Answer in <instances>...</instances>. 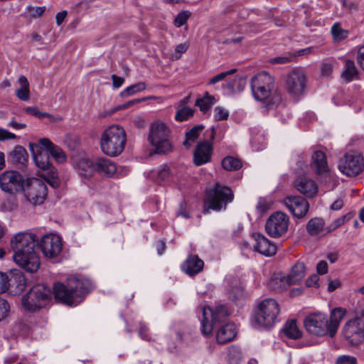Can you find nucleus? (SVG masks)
<instances>
[{
    "mask_svg": "<svg viewBox=\"0 0 364 364\" xmlns=\"http://www.w3.org/2000/svg\"><path fill=\"white\" fill-rule=\"evenodd\" d=\"M14 262L27 272H36L41 266L38 238L30 232H20L10 240Z\"/></svg>",
    "mask_w": 364,
    "mask_h": 364,
    "instance_id": "obj_1",
    "label": "nucleus"
},
{
    "mask_svg": "<svg viewBox=\"0 0 364 364\" xmlns=\"http://www.w3.org/2000/svg\"><path fill=\"white\" fill-rule=\"evenodd\" d=\"M346 313V309L343 308H335L331 311L329 318L322 313L311 314L305 318L304 325L311 334L318 336L328 334L331 338H333Z\"/></svg>",
    "mask_w": 364,
    "mask_h": 364,
    "instance_id": "obj_2",
    "label": "nucleus"
},
{
    "mask_svg": "<svg viewBox=\"0 0 364 364\" xmlns=\"http://www.w3.org/2000/svg\"><path fill=\"white\" fill-rule=\"evenodd\" d=\"M91 284L87 279L70 278L67 284L60 282L53 286L55 299L62 304L68 306L78 304L82 299L90 292Z\"/></svg>",
    "mask_w": 364,
    "mask_h": 364,
    "instance_id": "obj_3",
    "label": "nucleus"
},
{
    "mask_svg": "<svg viewBox=\"0 0 364 364\" xmlns=\"http://www.w3.org/2000/svg\"><path fill=\"white\" fill-rule=\"evenodd\" d=\"M127 135L124 128L119 125H112L102 134L100 148L107 156H117L124 151Z\"/></svg>",
    "mask_w": 364,
    "mask_h": 364,
    "instance_id": "obj_4",
    "label": "nucleus"
},
{
    "mask_svg": "<svg viewBox=\"0 0 364 364\" xmlns=\"http://www.w3.org/2000/svg\"><path fill=\"white\" fill-rule=\"evenodd\" d=\"M234 199V194L230 188L216 183L214 186L206 189L204 196L205 214L210 210L220 211L225 210L228 203Z\"/></svg>",
    "mask_w": 364,
    "mask_h": 364,
    "instance_id": "obj_5",
    "label": "nucleus"
},
{
    "mask_svg": "<svg viewBox=\"0 0 364 364\" xmlns=\"http://www.w3.org/2000/svg\"><path fill=\"white\" fill-rule=\"evenodd\" d=\"M171 132L168 125L161 120H156L150 124L148 141L154 147L156 154H166L172 151Z\"/></svg>",
    "mask_w": 364,
    "mask_h": 364,
    "instance_id": "obj_6",
    "label": "nucleus"
},
{
    "mask_svg": "<svg viewBox=\"0 0 364 364\" xmlns=\"http://www.w3.org/2000/svg\"><path fill=\"white\" fill-rule=\"evenodd\" d=\"M51 299L50 289L45 284H38L22 296L21 306L25 311L34 313L45 308Z\"/></svg>",
    "mask_w": 364,
    "mask_h": 364,
    "instance_id": "obj_7",
    "label": "nucleus"
},
{
    "mask_svg": "<svg viewBox=\"0 0 364 364\" xmlns=\"http://www.w3.org/2000/svg\"><path fill=\"white\" fill-rule=\"evenodd\" d=\"M279 312V306L276 300L265 299L258 304L255 312V319L259 326L270 328L276 323Z\"/></svg>",
    "mask_w": 364,
    "mask_h": 364,
    "instance_id": "obj_8",
    "label": "nucleus"
},
{
    "mask_svg": "<svg viewBox=\"0 0 364 364\" xmlns=\"http://www.w3.org/2000/svg\"><path fill=\"white\" fill-rule=\"evenodd\" d=\"M230 314L227 306L223 304L216 306L213 309L209 306L203 308V317L201 318L202 333L209 335L214 327L223 322Z\"/></svg>",
    "mask_w": 364,
    "mask_h": 364,
    "instance_id": "obj_9",
    "label": "nucleus"
},
{
    "mask_svg": "<svg viewBox=\"0 0 364 364\" xmlns=\"http://www.w3.org/2000/svg\"><path fill=\"white\" fill-rule=\"evenodd\" d=\"M338 168L347 176H356L364 171V156L357 151L348 152L341 159Z\"/></svg>",
    "mask_w": 364,
    "mask_h": 364,
    "instance_id": "obj_10",
    "label": "nucleus"
},
{
    "mask_svg": "<svg viewBox=\"0 0 364 364\" xmlns=\"http://www.w3.org/2000/svg\"><path fill=\"white\" fill-rule=\"evenodd\" d=\"M274 86V78L267 72L255 75L251 80V89L254 97L259 101L269 97Z\"/></svg>",
    "mask_w": 364,
    "mask_h": 364,
    "instance_id": "obj_11",
    "label": "nucleus"
},
{
    "mask_svg": "<svg viewBox=\"0 0 364 364\" xmlns=\"http://www.w3.org/2000/svg\"><path fill=\"white\" fill-rule=\"evenodd\" d=\"M26 178L17 171H5L0 174V188L5 193L15 195L24 190Z\"/></svg>",
    "mask_w": 364,
    "mask_h": 364,
    "instance_id": "obj_12",
    "label": "nucleus"
},
{
    "mask_svg": "<svg viewBox=\"0 0 364 364\" xmlns=\"http://www.w3.org/2000/svg\"><path fill=\"white\" fill-rule=\"evenodd\" d=\"M305 276V266L301 262H296L287 277H274L269 280V286L274 290L285 289L287 286L301 282Z\"/></svg>",
    "mask_w": 364,
    "mask_h": 364,
    "instance_id": "obj_13",
    "label": "nucleus"
},
{
    "mask_svg": "<svg viewBox=\"0 0 364 364\" xmlns=\"http://www.w3.org/2000/svg\"><path fill=\"white\" fill-rule=\"evenodd\" d=\"M23 191L26 199L33 205H36L44 202L48 189L42 180L36 178H27Z\"/></svg>",
    "mask_w": 364,
    "mask_h": 364,
    "instance_id": "obj_14",
    "label": "nucleus"
},
{
    "mask_svg": "<svg viewBox=\"0 0 364 364\" xmlns=\"http://www.w3.org/2000/svg\"><path fill=\"white\" fill-rule=\"evenodd\" d=\"M343 335L353 346H358L364 341V321L359 316L350 319L343 328Z\"/></svg>",
    "mask_w": 364,
    "mask_h": 364,
    "instance_id": "obj_15",
    "label": "nucleus"
},
{
    "mask_svg": "<svg viewBox=\"0 0 364 364\" xmlns=\"http://www.w3.org/2000/svg\"><path fill=\"white\" fill-rule=\"evenodd\" d=\"M289 218L282 212L273 213L267 219L265 225L267 233L272 237H279L288 229Z\"/></svg>",
    "mask_w": 364,
    "mask_h": 364,
    "instance_id": "obj_16",
    "label": "nucleus"
},
{
    "mask_svg": "<svg viewBox=\"0 0 364 364\" xmlns=\"http://www.w3.org/2000/svg\"><path fill=\"white\" fill-rule=\"evenodd\" d=\"M306 82L304 73L299 69H294L285 77V87L291 95L299 96L304 93Z\"/></svg>",
    "mask_w": 364,
    "mask_h": 364,
    "instance_id": "obj_17",
    "label": "nucleus"
},
{
    "mask_svg": "<svg viewBox=\"0 0 364 364\" xmlns=\"http://www.w3.org/2000/svg\"><path fill=\"white\" fill-rule=\"evenodd\" d=\"M38 247H41L45 257L54 258L62 251V241L60 237L55 234L46 235L42 237Z\"/></svg>",
    "mask_w": 364,
    "mask_h": 364,
    "instance_id": "obj_18",
    "label": "nucleus"
},
{
    "mask_svg": "<svg viewBox=\"0 0 364 364\" xmlns=\"http://www.w3.org/2000/svg\"><path fill=\"white\" fill-rule=\"evenodd\" d=\"M284 203L290 212L298 218L304 217L308 213L309 204L301 196H287L284 199Z\"/></svg>",
    "mask_w": 364,
    "mask_h": 364,
    "instance_id": "obj_19",
    "label": "nucleus"
},
{
    "mask_svg": "<svg viewBox=\"0 0 364 364\" xmlns=\"http://www.w3.org/2000/svg\"><path fill=\"white\" fill-rule=\"evenodd\" d=\"M26 279L23 272L18 269L11 271L8 275L7 291L11 294H18L25 290Z\"/></svg>",
    "mask_w": 364,
    "mask_h": 364,
    "instance_id": "obj_20",
    "label": "nucleus"
},
{
    "mask_svg": "<svg viewBox=\"0 0 364 364\" xmlns=\"http://www.w3.org/2000/svg\"><path fill=\"white\" fill-rule=\"evenodd\" d=\"M29 147L36 166L42 170H48L51 164L47 151L40 145L39 142L38 144L30 143Z\"/></svg>",
    "mask_w": 364,
    "mask_h": 364,
    "instance_id": "obj_21",
    "label": "nucleus"
},
{
    "mask_svg": "<svg viewBox=\"0 0 364 364\" xmlns=\"http://www.w3.org/2000/svg\"><path fill=\"white\" fill-rule=\"evenodd\" d=\"M213 151L212 144L206 141L199 142L194 151L193 161L196 166L210 161Z\"/></svg>",
    "mask_w": 364,
    "mask_h": 364,
    "instance_id": "obj_22",
    "label": "nucleus"
},
{
    "mask_svg": "<svg viewBox=\"0 0 364 364\" xmlns=\"http://www.w3.org/2000/svg\"><path fill=\"white\" fill-rule=\"evenodd\" d=\"M294 187L299 193L308 198H313L318 192V186L316 182L304 176L296 179Z\"/></svg>",
    "mask_w": 364,
    "mask_h": 364,
    "instance_id": "obj_23",
    "label": "nucleus"
},
{
    "mask_svg": "<svg viewBox=\"0 0 364 364\" xmlns=\"http://www.w3.org/2000/svg\"><path fill=\"white\" fill-rule=\"evenodd\" d=\"M256 244L254 246L255 251L265 256H272L277 252L276 245L261 234H254Z\"/></svg>",
    "mask_w": 364,
    "mask_h": 364,
    "instance_id": "obj_24",
    "label": "nucleus"
},
{
    "mask_svg": "<svg viewBox=\"0 0 364 364\" xmlns=\"http://www.w3.org/2000/svg\"><path fill=\"white\" fill-rule=\"evenodd\" d=\"M237 335V328L234 323H228L221 325L216 333V340L219 344H225L232 341Z\"/></svg>",
    "mask_w": 364,
    "mask_h": 364,
    "instance_id": "obj_25",
    "label": "nucleus"
},
{
    "mask_svg": "<svg viewBox=\"0 0 364 364\" xmlns=\"http://www.w3.org/2000/svg\"><path fill=\"white\" fill-rule=\"evenodd\" d=\"M204 262L198 255H191L182 264L181 269L189 276H195L203 270Z\"/></svg>",
    "mask_w": 364,
    "mask_h": 364,
    "instance_id": "obj_26",
    "label": "nucleus"
},
{
    "mask_svg": "<svg viewBox=\"0 0 364 364\" xmlns=\"http://www.w3.org/2000/svg\"><path fill=\"white\" fill-rule=\"evenodd\" d=\"M39 143L47 151L48 155L50 154L58 163H62L66 160L65 153L49 139L42 138L39 140Z\"/></svg>",
    "mask_w": 364,
    "mask_h": 364,
    "instance_id": "obj_27",
    "label": "nucleus"
},
{
    "mask_svg": "<svg viewBox=\"0 0 364 364\" xmlns=\"http://www.w3.org/2000/svg\"><path fill=\"white\" fill-rule=\"evenodd\" d=\"M95 171L103 173L107 177H112L117 171V166L111 160L98 157L95 159Z\"/></svg>",
    "mask_w": 364,
    "mask_h": 364,
    "instance_id": "obj_28",
    "label": "nucleus"
},
{
    "mask_svg": "<svg viewBox=\"0 0 364 364\" xmlns=\"http://www.w3.org/2000/svg\"><path fill=\"white\" fill-rule=\"evenodd\" d=\"M7 158L12 164L23 166L28 161V155L25 148L17 145L9 153Z\"/></svg>",
    "mask_w": 364,
    "mask_h": 364,
    "instance_id": "obj_29",
    "label": "nucleus"
},
{
    "mask_svg": "<svg viewBox=\"0 0 364 364\" xmlns=\"http://www.w3.org/2000/svg\"><path fill=\"white\" fill-rule=\"evenodd\" d=\"M311 166L316 169L318 174L326 173L328 171L326 158L321 151H316L312 155Z\"/></svg>",
    "mask_w": 364,
    "mask_h": 364,
    "instance_id": "obj_30",
    "label": "nucleus"
},
{
    "mask_svg": "<svg viewBox=\"0 0 364 364\" xmlns=\"http://www.w3.org/2000/svg\"><path fill=\"white\" fill-rule=\"evenodd\" d=\"M79 174L85 178L91 176L95 171V159H82L77 163Z\"/></svg>",
    "mask_w": 364,
    "mask_h": 364,
    "instance_id": "obj_31",
    "label": "nucleus"
},
{
    "mask_svg": "<svg viewBox=\"0 0 364 364\" xmlns=\"http://www.w3.org/2000/svg\"><path fill=\"white\" fill-rule=\"evenodd\" d=\"M20 88L16 91V97L22 101H28L30 99L29 82L26 77L21 75L18 79Z\"/></svg>",
    "mask_w": 364,
    "mask_h": 364,
    "instance_id": "obj_32",
    "label": "nucleus"
},
{
    "mask_svg": "<svg viewBox=\"0 0 364 364\" xmlns=\"http://www.w3.org/2000/svg\"><path fill=\"white\" fill-rule=\"evenodd\" d=\"M283 332L287 337L294 340L299 339L302 336V333L299 329L295 319L290 320L285 323Z\"/></svg>",
    "mask_w": 364,
    "mask_h": 364,
    "instance_id": "obj_33",
    "label": "nucleus"
},
{
    "mask_svg": "<svg viewBox=\"0 0 364 364\" xmlns=\"http://www.w3.org/2000/svg\"><path fill=\"white\" fill-rule=\"evenodd\" d=\"M25 112L30 115L35 116L38 119H43L47 117L50 122H60L63 118L60 117H54L48 112H41L36 107H27L25 108Z\"/></svg>",
    "mask_w": 364,
    "mask_h": 364,
    "instance_id": "obj_34",
    "label": "nucleus"
},
{
    "mask_svg": "<svg viewBox=\"0 0 364 364\" xmlns=\"http://www.w3.org/2000/svg\"><path fill=\"white\" fill-rule=\"evenodd\" d=\"M323 220L318 218L311 219L306 225V230L311 235H318L323 230Z\"/></svg>",
    "mask_w": 364,
    "mask_h": 364,
    "instance_id": "obj_35",
    "label": "nucleus"
},
{
    "mask_svg": "<svg viewBox=\"0 0 364 364\" xmlns=\"http://www.w3.org/2000/svg\"><path fill=\"white\" fill-rule=\"evenodd\" d=\"M358 74L355 63L351 60H346L345 63V70L341 74V77L347 82L353 80V77Z\"/></svg>",
    "mask_w": 364,
    "mask_h": 364,
    "instance_id": "obj_36",
    "label": "nucleus"
},
{
    "mask_svg": "<svg viewBox=\"0 0 364 364\" xmlns=\"http://www.w3.org/2000/svg\"><path fill=\"white\" fill-rule=\"evenodd\" d=\"M204 129L202 124L194 126L191 130L186 133V140L183 145L187 148L190 147L192 142H194L198 137L200 132Z\"/></svg>",
    "mask_w": 364,
    "mask_h": 364,
    "instance_id": "obj_37",
    "label": "nucleus"
},
{
    "mask_svg": "<svg viewBox=\"0 0 364 364\" xmlns=\"http://www.w3.org/2000/svg\"><path fill=\"white\" fill-rule=\"evenodd\" d=\"M215 97L206 92L205 96L196 101V106L199 107L200 111L205 112L209 110L213 105Z\"/></svg>",
    "mask_w": 364,
    "mask_h": 364,
    "instance_id": "obj_38",
    "label": "nucleus"
},
{
    "mask_svg": "<svg viewBox=\"0 0 364 364\" xmlns=\"http://www.w3.org/2000/svg\"><path fill=\"white\" fill-rule=\"evenodd\" d=\"M222 166L224 169L229 171H236L242 167V163L236 158L226 156L222 161Z\"/></svg>",
    "mask_w": 364,
    "mask_h": 364,
    "instance_id": "obj_39",
    "label": "nucleus"
},
{
    "mask_svg": "<svg viewBox=\"0 0 364 364\" xmlns=\"http://www.w3.org/2000/svg\"><path fill=\"white\" fill-rule=\"evenodd\" d=\"M331 34L335 41H341L346 38L348 31L343 29L339 23H335L331 27Z\"/></svg>",
    "mask_w": 364,
    "mask_h": 364,
    "instance_id": "obj_40",
    "label": "nucleus"
},
{
    "mask_svg": "<svg viewBox=\"0 0 364 364\" xmlns=\"http://www.w3.org/2000/svg\"><path fill=\"white\" fill-rule=\"evenodd\" d=\"M228 356L230 364H238L242 358L241 349L236 346H230L228 348Z\"/></svg>",
    "mask_w": 364,
    "mask_h": 364,
    "instance_id": "obj_41",
    "label": "nucleus"
},
{
    "mask_svg": "<svg viewBox=\"0 0 364 364\" xmlns=\"http://www.w3.org/2000/svg\"><path fill=\"white\" fill-rule=\"evenodd\" d=\"M146 89V84L144 82H140L136 83L134 85H132L129 87H127L121 92L122 97H128L132 95L136 92L143 91Z\"/></svg>",
    "mask_w": 364,
    "mask_h": 364,
    "instance_id": "obj_42",
    "label": "nucleus"
},
{
    "mask_svg": "<svg viewBox=\"0 0 364 364\" xmlns=\"http://www.w3.org/2000/svg\"><path fill=\"white\" fill-rule=\"evenodd\" d=\"M194 110L190 107H183L178 110L175 115L176 120L183 122L188 119L193 115Z\"/></svg>",
    "mask_w": 364,
    "mask_h": 364,
    "instance_id": "obj_43",
    "label": "nucleus"
},
{
    "mask_svg": "<svg viewBox=\"0 0 364 364\" xmlns=\"http://www.w3.org/2000/svg\"><path fill=\"white\" fill-rule=\"evenodd\" d=\"M190 16L191 12L188 11L179 12L174 19V25L178 28L183 26L187 22Z\"/></svg>",
    "mask_w": 364,
    "mask_h": 364,
    "instance_id": "obj_44",
    "label": "nucleus"
},
{
    "mask_svg": "<svg viewBox=\"0 0 364 364\" xmlns=\"http://www.w3.org/2000/svg\"><path fill=\"white\" fill-rule=\"evenodd\" d=\"M170 177L171 171L168 166H164L157 171V181L159 183L168 181Z\"/></svg>",
    "mask_w": 364,
    "mask_h": 364,
    "instance_id": "obj_45",
    "label": "nucleus"
},
{
    "mask_svg": "<svg viewBox=\"0 0 364 364\" xmlns=\"http://www.w3.org/2000/svg\"><path fill=\"white\" fill-rule=\"evenodd\" d=\"M237 71L236 69H231L230 70L220 73L213 77H212L210 80L208 84L209 85H213L223 80H224L227 76L234 74Z\"/></svg>",
    "mask_w": 364,
    "mask_h": 364,
    "instance_id": "obj_46",
    "label": "nucleus"
},
{
    "mask_svg": "<svg viewBox=\"0 0 364 364\" xmlns=\"http://www.w3.org/2000/svg\"><path fill=\"white\" fill-rule=\"evenodd\" d=\"M10 311V306L8 301L0 298V321L6 318Z\"/></svg>",
    "mask_w": 364,
    "mask_h": 364,
    "instance_id": "obj_47",
    "label": "nucleus"
},
{
    "mask_svg": "<svg viewBox=\"0 0 364 364\" xmlns=\"http://www.w3.org/2000/svg\"><path fill=\"white\" fill-rule=\"evenodd\" d=\"M215 118L218 121L225 120L228 118V112L221 107H216L215 108Z\"/></svg>",
    "mask_w": 364,
    "mask_h": 364,
    "instance_id": "obj_48",
    "label": "nucleus"
},
{
    "mask_svg": "<svg viewBox=\"0 0 364 364\" xmlns=\"http://www.w3.org/2000/svg\"><path fill=\"white\" fill-rule=\"evenodd\" d=\"M336 364H357L355 357L350 355H341L338 358Z\"/></svg>",
    "mask_w": 364,
    "mask_h": 364,
    "instance_id": "obj_49",
    "label": "nucleus"
},
{
    "mask_svg": "<svg viewBox=\"0 0 364 364\" xmlns=\"http://www.w3.org/2000/svg\"><path fill=\"white\" fill-rule=\"evenodd\" d=\"M27 10L31 13V16L33 18H38L41 16L46 11V6H39V7H32L28 6Z\"/></svg>",
    "mask_w": 364,
    "mask_h": 364,
    "instance_id": "obj_50",
    "label": "nucleus"
},
{
    "mask_svg": "<svg viewBox=\"0 0 364 364\" xmlns=\"http://www.w3.org/2000/svg\"><path fill=\"white\" fill-rule=\"evenodd\" d=\"M333 69V65L331 63H324L321 66V73L322 76L329 77Z\"/></svg>",
    "mask_w": 364,
    "mask_h": 364,
    "instance_id": "obj_51",
    "label": "nucleus"
},
{
    "mask_svg": "<svg viewBox=\"0 0 364 364\" xmlns=\"http://www.w3.org/2000/svg\"><path fill=\"white\" fill-rule=\"evenodd\" d=\"M16 138V134L9 132L8 130L0 128V141L12 140Z\"/></svg>",
    "mask_w": 364,
    "mask_h": 364,
    "instance_id": "obj_52",
    "label": "nucleus"
},
{
    "mask_svg": "<svg viewBox=\"0 0 364 364\" xmlns=\"http://www.w3.org/2000/svg\"><path fill=\"white\" fill-rule=\"evenodd\" d=\"M8 275L0 272V294L7 291Z\"/></svg>",
    "mask_w": 364,
    "mask_h": 364,
    "instance_id": "obj_53",
    "label": "nucleus"
},
{
    "mask_svg": "<svg viewBox=\"0 0 364 364\" xmlns=\"http://www.w3.org/2000/svg\"><path fill=\"white\" fill-rule=\"evenodd\" d=\"M318 277L316 274H313L306 280V285L309 287H318Z\"/></svg>",
    "mask_w": 364,
    "mask_h": 364,
    "instance_id": "obj_54",
    "label": "nucleus"
},
{
    "mask_svg": "<svg viewBox=\"0 0 364 364\" xmlns=\"http://www.w3.org/2000/svg\"><path fill=\"white\" fill-rule=\"evenodd\" d=\"M316 271L319 274H325L328 272V264L326 261H320L316 265Z\"/></svg>",
    "mask_w": 364,
    "mask_h": 364,
    "instance_id": "obj_55",
    "label": "nucleus"
},
{
    "mask_svg": "<svg viewBox=\"0 0 364 364\" xmlns=\"http://www.w3.org/2000/svg\"><path fill=\"white\" fill-rule=\"evenodd\" d=\"M111 79L112 80V85L116 89L120 87L124 82V77H119L114 74L112 75Z\"/></svg>",
    "mask_w": 364,
    "mask_h": 364,
    "instance_id": "obj_56",
    "label": "nucleus"
},
{
    "mask_svg": "<svg viewBox=\"0 0 364 364\" xmlns=\"http://www.w3.org/2000/svg\"><path fill=\"white\" fill-rule=\"evenodd\" d=\"M357 60L361 68L364 70V45L358 49Z\"/></svg>",
    "mask_w": 364,
    "mask_h": 364,
    "instance_id": "obj_57",
    "label": "nucleus"
},
{
    "mask_svg": "<svg viewBox=\"0 0 364 364\" xmlns=\"http://www.w3.org/2000/svg\"><path fill=\"white\" fill-rule=\"evenodd\" d=\"M68 15L67 11H62L58 12L55 16L56 23L58 26H60L64 21L65 18Z\"/></svg>",
    "mask_w": 364,
    "mask_h": 364,
    "instance_id": "obj_58",
    "label": "nucleus"
},
{
    "mask_svg": "<svg viewBox=\"0 0 364 364\" xmlns=\"http://www.w3.org/2000/svg\"><path fill=\"white\" fill-rule=\"evenodd\" d=\"M291 60V58L288 57H276L270 60V63L273 64H284Z\"/></svg>",
    "mask_w": 364,
    "mask_h": 364,
    "instance_id": "obj_59",
    "label": "nucleus"
},
{
    "mask_svg": "<svg viewBox=\"0 0 364 364\" xmlns=\"http://www.w3.org/2000/svg\"><path fill=\"white\" fill-rule=\"evenodd\" d=\"M341 285V282L338 279L332 280L328 283V291L332 292L335 291Z\"/></svg>",
    "mask_w": 364,
    "mask_h": 364,
    "instance_id": "obj_60",
    "label": "nucleus"
},
{
    "mask_svg": "<svg viewBox=\"0 0 364 364\" xmlns=\"http://www.w3.org/2000/svg\"><path fill=\"white\" fill-rule=\"evenodd\" d=\"M344 223H343V220L341 219V218H338L336 220H335L332 224H331V225L329 226V230L328 232L331 231V230H336V228H339L340 226H341L342 225H343Z\"/></svg>",
    "mask_w": 364,
    "mask_h": 364,
    "instance_id": "obj_61",
    "label": "nucleus"
},
{
    "mask_svg": "<svg viewBox=\"0 0 364 364\" xmlns=\"http://www.w3.org/2000/svg\"><path fill=\"white\" fill-rule=\"evenodd\" d=\"M343 206V200L341 198L336 200L331 205V208L333 210H338Z\"/></svg>",
    "mask_w": 364,
    "mask_h": 364,
    "instance_id": "obj_62",
    "label": "nucleus"
},
{
    "mask_svg": "<svg viewBox=\"0 0 364 364\" xmlns=\"http://www.w3.org/2000/svg\"><path fill=\"white\" fill-rule=\"evenodd\" d=\"M8 125L15 129H22L26 127V124L25 123H18L14 120H11V122H9Z\"/></svg>",
    "mask_w": 364,
    "mask_h": 364,
    "instance_id": "obj_63",
    "label": "nucleus"
},
{
    "mask_svg": "<svg viewBox=\"0 0 364 364\" xmlns=\"http://www.w3.org/2000/svg\"><path fill=\"white\" fill-rule=\"evenodd\" d=\"M156 249H157L158 254L161 255L164 252L165 249H166L165 242L163 240H159L156 243Z\"/></svg>",
    "mask_w": 364,
    "mask_h": 364,
    "instance_id": "obj_64",
    "label": "nucleus"
}]
</instances>
